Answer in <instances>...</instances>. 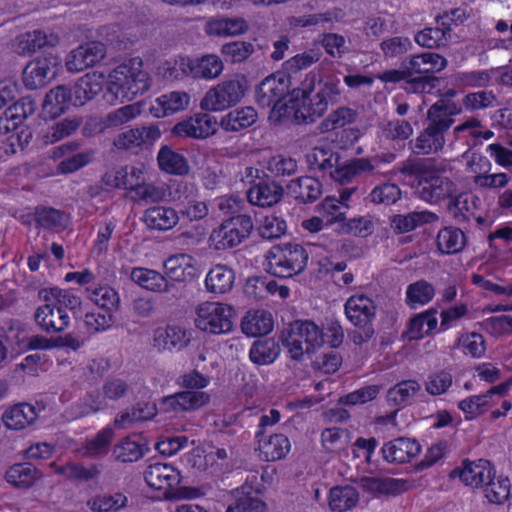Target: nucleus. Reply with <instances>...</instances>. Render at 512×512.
Returning <instances> with one entry per match:
<instances>
[{"mask_svg": "<svg viewBox=\"0 0 512 512\" xmlns=\"http://www.w3.org/2000/svg\"><path fill=\"white\" fill-rule=\"evenodd\" d=\"M142 112V105L140 103H133L120 107L110 112L105 120L106 127H119L135 118Z\"/></svg>", "mask_w": 512, "mask_h": 512, "instance_id": "nucleus-60", "label": "nucleus"}, {"mask_svg": "<svg viewBox=\"0 0 512 512\" xmlns=\"http://www.w3.org/2000/svg\"><path fill=\"white\" fill-rule=\"evenodd\" d=\"M158 409L153 402H138L130 409L117 415L114 420L115 426L128 428L135 423L148 421L157 415Z\"/></svg>", "mask_w": 512, "mask_h": 512, "instance_id": "nucleus-33", "label": "nucleus"}, {"mask_svg": "<svg viewBox=\"0 0 512 512\" xmlns=\"http://www.w3.org/2000/svg\"><path fill=\"white\" fill-rule=\"evenodd\" d=\"M161 137V130L157 125L131 128L119 133L113 141L118 150L149 149Z\"/></svg>", "mask_w": 512, "mask_h": 512, "instance_id": "nucleus-11", "label": "nucleus"}, {"mask_svg": "<svg viewBox=\"0 0 512 512\" xmlns=\"http://www.w3.org/2000/svg\"><path fill=\"white\" fill-rule=\"evenodd\" d=\"M306 160L311 169L331 171L338 163L339 157L331 149L318 146L306 155Z\"/></svg>", "mask_w": 512, "mask_h": 512, "instance_id": "nucleus-54", "label": "nucleus"}, {"mask_svg": "<svg viewBox=\"0 0 512 512\" xmlns=\"http://www.w3.org/2000/svg\"><path fill=\"white\" fill-rule=\"evenodd\" d=\"M364 486L371 492L380 494H398L405 489L406 483L394 478H365Z\"/></svg>", "mask_w": 512, "mask_h": 512, "instance_id": "nucleus-61", "label": "nucleus"}, {"mask_svg": "<svg viewBox=\"0 0 512 512\" xmlns=\"http://www.w3.org/2000/svg\"><path fill=\"white\" fill-rule=\"evenodd\" d=\"M78 144L71 142L55 147L51 152L53 160H60L57 167V174L73 173L92 161L93 153L91 151H83L75 153Z\"/></svg>", "mask_w": 512, "mask_h": 512, "instance_id": "nucleus-14", "label": "nucleus"}, {"mask_svg": "<svg viewBox=\"0 0 512 512\" xmlns=\"http://www.w3.org/2000/svg\"><path fill=\"white\" fill-rule=\"evenodd\" d=\"M282 188L273 182H260L247 192L251 204L266 207L277 203L282 197Z\"/></svg>", "mask_w": 512, "mask_h": 512, "instance_id": "nucleus-38", "label": "nucleus"}, {"mask_svg": "<svg viewBox=\"0 0 512 512\" xmlns=\"http://www.w3.org/2000/svg\"><path fill=\"white\" fill-rule=\"evenodd\" d=\"M320 57L321 52L318 49H309L286 60L283 68L289 73H296L311 67L320 60Z\"/></svg>", "mask_w": 512, "mask_h": 512, "instance_id": "nucleus-62", "label": "nucleus"}, {"mask_svg": "<svg viewBox=\"0 0 512 512\" xmlns=\"http://www.w3.org/2000/svg\"><path fill=\"white\" fill-rule=\"evenodd\" d=\"M248 28L243 18H211L204 27V31L209 36L227 37L236 36L244 33Z\"/></svg>", "mask_w": 512, "mask_h": 512, "instance_id": "nucleus-32", "label": "nucleus"}, {"mask_svg": "<svg viewBox=\"0 0 512 512\" xmlns=\"http://www.w3.org/2000/svg\"><path fill=\"white\" fill-rule=\"evenodd\" d=\"M105 75L92 71L82 76L73 87L74 105H83L102 91Z\"/></svg>", "mask_w": 512, "mask_h": 512, "instance_id": "nucleus-28", "label": "nucleus"}, {"mask_svg": "<svg viewBox=\"0 0 512 512\" xmlns=\"http://www.w3.org/2000/svg\"><path fill=\"white\" fill-rule=\"evenodd\" d=\"M289 188L296 198L302 201H313L317 199L322 192L320 182L310 176L300 177L293 180Z\"/></svg>", "mask_w": 512, "mask_h": 512, "instance_id": "nucleus-50", "label": "nucleus"}, {"mask_svg": "<svg viewBox=\"0 0 512 512\" xmlns=\"http://www.w3.org/2000/svg\"><path fill=\"white\" fill-rule=\"evenodd\" d=\"M290 86L291 80L288 75L283 72L274 73L256 86L255 101L261 107L272 106V111L278 104H288Z\"/></svg>", "mask_w": 512, "mask_h": 512, "instance_id": "nucleus-8", "label": "nucleus"}, {"mask_svg": "<svg viewBox=\"0 0 512 512\" xmlns=\"http://www.w3.org/2000/svg\"><path fill=\"white\" fill-rule=\"evenodd\" d=\"M58 43L59 37L57 34L34 30L17 36L13 48L18 54L27 55L44 47H54Z\"/></svg>", "mask_w": 512, "mask_h": 512, "instance_id": "nucleus-22", "label": "nucleus"}, {"mask_svg": "<svg viewBox=\"0 0 512 512\" xmlns=\"http://www.w3.org/2000/svg\"><path fill=\"white\" fill-rule=\"evenodd\" d=\"M446 66L447 60L443 56L433 52L414 55L405 63V69L410 76L438 73L445 69Z\"/></svg>", "mask_w": 512, "mask_h": 512, "instance_id": "nucleus-26", "label": "nucleus"}, {"mask_svg": "<svg viewBox=\"0 0 512 512\" xmlns=\"http://www.w3.org/2000/svg\"><path fill=\"white\" fill-rule=\"evenodd\" d=\"M234 503L230 504L226 512H266L267 505L259 497V491L247 483L232 492Z\"/></svg>", "mask_w": 512, "mask_h": 512, "instance_id": "nucleus-24", "label": "nucleus"}, {"mask_svg": "<svg viewBox=\"0 0 512 512\" xmlns=\"http://www.w3.org/2000/svg\"><path fill=\"white\" fill-rule=\"evenodd\" d=\"M317 76L309 73L301 88L293 89L288 96V104L276 105L269 114V121L279 123L286 120H295L297 122H313L326 112V104L319 100L314 91Z\"/></svg>", "mask_w": 512, "mask_h": 512, "instance_id": "nucleus-2", "label": "nucleus"}, {"mask_svg": "<svg viewBox=\"0 0 512 512\" xmlns=\"http://www.w3.org/2000/svg\"><path fill=\"white\" fill-rule=\"evenodd\" d=\"M157 161L159 168L168 174L183 176L190 171L187 159L169 146H162L159 149Z\"/></svg>", "mask_w": 512, "mask_h": 512, "instance_id": "nucleus-36", "label": "nucleus"}, {"mask_svg": "<svg viewBox=\"0 0 512 512\" xmlns=\"http://www.w3.org/2000/svg\"><path fill=\"white\" fill-rule=\"evenodd\" d=\"M494 469L488 460L479 459L476 462L464 460L462 467L453 469L449 477L459 478L465 485L471 487H483L488 478L492 476Z\"/></svg>", "mask_w": 512, "mask_h": 512, "instance_id": "nucleus-16", "label": "nucleus"}, {"mask_svg": "<svg viewBox=\"0 0 512 512\" xmlns=\"http://www.w3.org/2000/svg\"><path fill=\"white\" fill-rule=\"evenodd\" d=\"M90 299L100 308L108 313L116 311L120 303L118 292L107 285L99 286L94 289H88Z\"/></svg>", "mask_w": 512, "mask_h": 512, "instance_id": "nucleus-52", "label": "nucleus"}, {"mask_svg": "<svg viewBox=\"0 0 512 512\" xmlns=\"http://www.w3.org/2000/svg\"><path fill=\"white\" fill-rule=\"evenodd\" d=\"M379 157L355 158L343 163H338L330 171V176L340 184L351 182L355 177L373 171L379 164Z\"/></svg>", "mask_w": 512, "mask_h": 512, "instance_id": "nucleus-19", "label": "nucleus"}, {"mask_svg": "<svg viewBox=\"0 0 512 512\" xmlns=\"http://www.w3.org/2000/svg\"><path fill=\"white\" fill-rule=\"evenodd\" d=\"M220 51L227 60L240 63L252 55L254 45L251 42L233 41L222 45Z\"/></svg>", "mask_w": 512, "mask_h": 512, "instance_id": "nucleus-63", "label": "nucleus"}, {"mask_svg": "<svg viewBox=\"0 0 512 512\" xmlns=\"http://www.w3.org/2000/svg\"><path fill=\"white\" fill-rule=\"evenodd\" d=\"M71 104L74 105L73 90L64 85H59L46 94L43 111L50 117L55 118L63 114Z\"/></svg>", "mask_w": 512, "mask_h": 512, "instance_id": "nucleus-30", "label": "nucleus"}, {"mask_svg": "<svg viewBox=\"0 0 512 512\" xmlns=\"http://www.w3.org/2000/svg\"><path fill=\"white\" fill-rule=\"evenodd\" d=\"M375 311L374 302L364 295L352 296L345 304L348 320H369L375 316Z\"/></svg>", "mask_w": 512, "mask_h": 512, "instance_id": "nucleus-47", "label": "nucleus"}, {"mask_svg": "<svg viewBox=\"0 0 512 512\" xmlns=\"http://www.w3.org/2000/svg\"><path fill=\"white\" fill-rule=\"evenodd\" d=\"M260 455L266 461H278L287 456L291 449L288 437L284 434H274L268 440L259 443Z\"/></svg>", "mask_w": 512, "mask_h": 512, "instance_id": "nucleus-44", "label": "nucleus"}, {"mask_svg": "<svg viewBox=\"0 0 512 512\" xmlns=\"http://www.w3.org/2000/svg\"><path fill=\"white\" fill-rule=\"evenodd\" d=\"M454 183L438 172L425 168L419 175L416 194L428 203H437L451 196Z\"/></svg>", "mask_w": 512, "mask_h": 512, "instance_id": "nucleus-10", "label": "nucleus"}, {"mask_svg": "<svg viewBox=\"0 0 512 512\" xmlns=\"http://www.w3.org/2000/svg\"><path fill=\"white\" fill-rule=\"evenodd\" d=\"M199 320H231L239 316L237 309L229 304L217 301H204L195 307Z\"/></svg>", "mask_w": 512, "mask_h": 512, "instance_id": "nucleus-37", "label": "nucleus"}, {"mask_svg": "<svg viewBox=\"0 0 512 512\" xmlns=\"http://www.w3.org/2000/svg\"><path fill=\"white\" fill-rule=\"evenodd\" d=\"M113 437L114 431L111 428L106 427L100 430L95 437L86 441L84 445V455L90 458L106 455Z\"/></svg>", "mask_w": 512, "mask_h": 512, "instance_id": "nucleus-53", "label": "nucleus"}, {"mask_svg": "<svg viewBox=\"0 0 512 512\" xmlns=\"http://www.w3.org/2000/svg\"><path fill=\"white\" fill-rule=\"evenodd\" d=\"M258 120V113L252 106L235 108L223 115L218 127L225 132H240L251 127Z\"/></svg>", "mask_w": 512, "mask_h": 512, "instance_id": "nucleus-27", "label": "nucleus"}, {"mask_svg": "<svg viewBox=\"0 0 512 512\" xmlns=\"http://www.w3.org/2000/svg\"><path fill=\"white\" fill-rule=\"evenodd\" d=\"M105 322H81L77 328L63 336L52 337V345L58 348H70L74 351L83 346L90 336L99 331L108 329L109 325H104Z\"/></svg>", "mask_w": 512, "mask_h": 512, "instance_id": "nucleus-21", "label": "nucleus"}, {"mask_svg": "<svg viewBox=\"0 0 512 512\" xmlns=\"http://www.w3.org/2000/svg\"><path fill=\"white\" fill-rule=\"evenodd\" d=\"M41 472L31 463H17L6 472V480L17 488H29L41 477Z\"/></svg>", "mask_w": 512, "mask_h": 512, "instance_id": "nucleus-43", "label": "nucleus"}, {"mask_svg": "<svg viewBox=\"0 0 512 512\" xmlns=\"http://www.w3.org/2000/svg\"><path fill=\"white\" fill-rule=\"evenodd\" d=\"M437 110L438 106H431L428 110L430 124L415 141V150L417 153H435L441 150L445 144L444 133L451 127L454 120L437 118Z\"/></svg>", "mask_w": 512, "mask_h": 512, "instance_id": "nucleus-9", "label": "nucleus"}, {"mask_svg": "<svg viewBox=\"0 0 512 512\" xmlns=\"http://www.w3.org/2000/svg\"><path fill=\"white\" fill-rule=\"evenodd\" d=\"M494 478L495 472L492 473V476L488 478L482 488L486 498L491 503L500 504L508 499L511 485L508 478H498L496 481Z\"/></svg>", "mask_w": 512, "mask_h": 512, "instance_id": "nucleus-57", "label": "nucleus"}, {"mask_svg": "<svg viewBox=\"0 0 512 512\" xmlns=\"http://www.w3.org/2000/svg\"><path fill=\"white\" fill-rule=\"evenodd\" d=\"M280 352V346L273 338L258 339L250 348L249 358L256 365H269L279 357Z\"/></svg>", "mask_w": 512, "mask_h": 512, "instance_id": "nucleus-40", "label": "nucleus"}, {"mask_svg": "<svg viewBox=\"0 0 512 512\" xmlns=\"http://www.w3.org/2000/svg\"><path fill=\"white\" fill-rule=\"evenodd\" d=\"M192 58L189 56H176L163 62L157 68V75L164 81L173 82L186 77L193 78Z\"/></svg>", "mask_w": 512, "mask_h": 512, "instance_id": "nucleus-29", "label": "nucleus"}, {"mask_svg": "<svg viewBox=\"0 0 512 512\" xmlns=\"http://www.w3.org/2000/svg\"><path fill=\"white\" fill-rule=\"evenodd\" d=\"M61 59L58 55L47 54L31 60L23 69L22 82L29 90L42 88L58 74Z\"/></svg>", "mask_w": 512, "mask_h": 512, "instance_id": "nucleus-7", "label": "nucleus"}, {"mask_svg": "<svg viewBox=\"0 0 512 512\" xmlns=\"http://www.w3.org/2000/svg\"><path fill=\"white\" fill-rule=\"evenodd\" d=\"M381 451L387 462L402 464L416 457L421 451V445L416 439L398 437L385 443Z\"/></svg>", "mask_w": 512, "mask_h": 512, "instance_id": "nucleus-20", "label": "nucleus"}, {"mask_svg": "<svg viewBox=\"0 0 512 512\" xmlns=\"http://www.w3.org/2000/svg\"><path fill=\"white\" fill-rule=\"evenodd\" d=\"M235 280L232 269L226 265L218 264L211 268L206 275L205 284L209 291L214 293H225L229 291Z\"/></svg>", "mask_w": 512, "mask_h": 512, "instance_id": "nucleus-45", "label": "nucleus"}, {"mask_svg": "<svg viewBox=\"0 0 512 512\" xmlns=\"http://www.w3.org/2000/svg\"><path fill=\"white\" fill-rule=\"evenodd\" d=\"M308 256L299 244L272 247L266 256V269L276 277H291L306 266Z\"/></svg>", "mask_w": 512, "mask_h": 512, "instance_id": "nucleus-5", "label": "nucleus"}, {"mask_svg": "<svg viewBox=\"0 0 512 512\" xmlns=\"http://www.w3.org/2000/svg\"><path fill=\"white\" fill-rule=\"evenodd\" d=\"M151 86V79L143 69V60L132 57L115 66L106 80L107 97L111 102L132 101L145 93Z\"/></svg>", "mask_w": 512, "mask_h": 512, "instance_id": "nucleus-3", "label": "nucleus"}, {"mask_svg": "<svg viewBox=\"0 0 512 512\" xmlns=\"http://www.w3.org/2000/svg\"><path fill=\"white\" fill-rule=\"evenodd\" d=\"M145 224L154 230L168 231L179 222L178 212L167 206H153L148 208L143 216Z\"/></svg>", "mask_w": 512, "mask_h": 512, "instance_id": "nucleus-31", "label": "nucleus"}, {"mask_svg": "<svg viewBox=\"0 0 512 512\" xmlns=\"http://www.w3.org/2000/svg\"><path fill=\"white\" fill-rule=\"evenodd\" d=\"M449 212L458 219H467L474 214L476 198L470 193H460L456 196H449Z\"/></svg>", "mask_w": 512, "mask_h": 512, "instance_id": "nucleus-56", "label": "nucleus"}, {"mask_svg": "<svg viewBox=\"0 0 512 512\" xmlns=\"http://www.w3.org/2000/svg\"><path fill=\"white\" fill-rule=\"evenodd\" d=\"M421 389L416 380H403L387 392V401L390 405L398 406L410 400Z\"/></svg>", "mask_w": 512, "mask_h": 512, "instance_id": "nucleus-55", "label": "nucleus"}, {"mask_svg": "<svg viewBox=\"0 0 512 512\" xmlns=\"http://www.w3.org/2000/svg\"><path fill=\"white\" fill-rule=\"evenodd\" d=\"M253 229L252 219L238 215L223 221L209 236L210 246L215 250H226L241 244Z\"/></svg>", "mask_w": 512, "mask_h": 512, "instance_id": "nucleus-6", "label": "nucleus"}, {"mask_svg": "<svg viewBox=\"0 0 512 512\" xmlns=\"http://www.w3.org/2000/svg\"><path fill=\"white\" fill-rule=\"evenodd\" d=\"M146 483L155 490L165 492L178 490L181 483L180 472L165 463H155L148 466L144 473Z\"/></svg>", "mask_w": 512, "mask_h": 512, "instance_id": "nucleus-18", "label": "nucleus"}, {"mask_svg": "<svg viewBox=\"0 0 512 512\" xmlns=\"http://www.w3.org/2000/svg\"><path fill=\"white\" fill-rule=\"evenodd\" d=\"M127 498L121 493L110 496H97L88 501L87 505L93 512L117 511L126 505Z\"/></svg>", "mask_w": 512, "mask_h": 512, "instance_id": "nucleus-64", "label": "nucleus"}, {"mask_svg": "<svg viewBox=\"0 0 512 512\" xmlns=\"http://www.w3.org/2000/svg\"><path fill=\"white\" fill-rule=\"evenodd\" d=\"M316 212L325 221L326 224L342 223L345 218V210L341 203L334 196H327L317 207Z\"/></svg>", "mask_w": 512, "mask_h": 512, "instance_id": "nucleus-59", "label": "nucleus"}, {"mask_svg": "<svg viewBox=\"0 0 512 512\" xmlns=\"http://www.w3.org/2000/svg\"><path fill=\"white\" fill-rule=\"evenodd\" d=\"M191 104V95L182 90H174L158 96L150 106L155 118H165L186 111Z\"/></svg>", "mask_w": 512, "mask_h": 512, "instance_id": "nucleus-15", "label": "nucleus"}, {"mask_svg": "<svg viewBox=\"0 0 512 512\" xmlns=\"http://www.w3.org/2000/svg\"><path fill=\"white\" fill-rule=\"evenodd\" d=\"M193 78L213 80L219 77L224 64L219 56L215 54H206L199 58H192Z\"/></svg>", "mask_w": 512, "mask_h": 512, "instance_id": "nucleus-41", "label": "nucleus"}, {"mask_svg": "<svg viewBox=\"0 0 512 512\" xmlns=\"http://www.w3.org/2000/svg\"><path fill=\"white\" fill-rule=\"evenodd\" d=\"M148 451L149 447L146 443L137 439L136 435H131L123 438L114 446L113 456L122 463L136 462Z\"/></svg>", "mask_w": 512, "mask_h": 512, "instance_id": "nucleus-34", "label": "nucleus"}, {"mask_svg": "<svg viewBox=\"0 0 512 512\" xmlns=\"http://www.w3.org/2000/svg\"><path fill=\"white\" fill-rule=\"evenodd\" d=\"M190 337L187 331L179 325H167L154 331L153 346L159 351L180 350L188 345Z\"/></svg>", "mask_w": 512, "mask_h": 512, "instance_id": "nucleus-25", "label": "nucleus"}, {"mask_svg": "<svg viewBox=\"0 0 512 512\" xmlns=\"http://www.w3.org/2000/svg\"><path fill=\"white\" fill-rule=\"evenodd\" d=\"M466 244L462 230L454 227H445L437 235V247L444 254L460 252Z\"/></svg>", "mask_w": 512, "mask_h": 512, "instance_id": "nucleus-48", "label": "nucleus"}, {"mask_svg": "<svg viewBox=\"0 0 512 512\" xmlns=\"http://www.w3.org/2000/svg\"><path fill=\"white\" fill-rule=\"evenodd\" d=\"M434 295V286L425 280H419L407 287L406 302L411 308H417L430 302Z\"/></svg>", "mask_w": 512, "mask_h": 512, "instance_id": "nucleus-51", "label": "nucleus"}, {"mask_svg": "<svg viewBox=\"0 0 512 512\" xmlns=\"http://www.w3.org/2000/svg\"><path fill=\"white\" fill-rule=\"evenodd\" d=\"M41 300L56 302V312L59 320L80 318L81 300L79 297L59 288H46L39 291Z\"/></svg>", "mask_w": 512, "mask_h": 512, "instance_id": "nucleus-17", "label": "nucleus"}, {"mask_svg": "<svg viewBox=\"0 0 512 512\" xmlns=\"http://www.w3.org/2000/svg\"><path fill=\"white\" fill-rule=\"evenodd\" d=\"M249 86L246 76L233 75L211 87L203 96L200 107L209 112L225 111L242 101Z\"/></svg>", "mask_w": 512, "mask_h": 512, "instance_id": "nucleus-4", "label": "nucleus"}, {"mask_svg": "<svg viewBox=\"0 0 512 512\" xmlns=\"http://www.w3.org/2000/svg\"><path fill=\"white\" fill-rule=\"evenodd\" d=\"M437 220L438 216L431 211H413L406 215H395L392 218V227L400 233H406L418 226L434 223Z\"/></svg>", "mask_w": 512, "mask_h": 512, "instance_id": "nucleus-42", "label": "nucleus"}, {"mask_svg": "<svg viewBox=\"0 0 512 512\" xmlns=\"http://www.w3.org/2000/svg\"><path fill=\"white\" fill-rule=\"evenodd\" d=\"M56 472L70 481L79 483L96 481L101 474V470L96 464L85 467L83 464L75 462H69L59 467Z\"/></svg>", "mask_w": 512, "mask_h": 512, "instance_id": "nucleus-46", "label": "nucleus"}, {"mask_svg": "<svg viewBox=\"0 0 512 512\" xmlns=\"http://www.w3.org/2000/svg\"><path fill=\"white\" fill-rule=\"evenodd\" d=\"M79 127L75 119H64L43 131L41 138L44 144H53L73 134Z\"/></svg>", "mask_w": 512, "mask_h": 512, "instance_id": "nucleus-58", "label": "nucleus"}, {"mask_svg": "<svg viewBox=\"0 0 512 512\" xmlns=\"http://www.w3.org/2000/svg\"><path fill=\"white\" fill-rule=\"evenodd\" d=\"M106 48L100 42H88L71 50L65 58V67L69 72H80L101 61Z\"/></svg>", "mask_w": 512, "mask_h": 512, "instance_id": "nucleus-13", "label": "nucleus"}, {"mask_svg": "<svg viewBox=\"0 0 512 512\" xmlns=\"http://www.w3.org/2000/svg\"><path fill=\"white\" fill-rule=\"evenodd\" d=\"M164 273L173 281L184 282L197 274L196 260L186 253L171 255L163 263Z\"/></svg>", "mask_w": 512, "mask_h": 512, "instance_id": "nucleus-23", "label": "nucleus"}, {"mask_svg": "<svg viewBox=\"0 0 512 512\" xmlns=\"http://www.w3.org/2000/svg\"><path fill=\"white\" fill-rule=\"evenodd\" d=\"M218 122L215 117L197 113L178 122L171 130L173 136L193 139H205L216 133Z\"/></svg>", "mask_w": 512, "mask_h": 512, "instance_id": "nucleus-12", "label": "nucleus"}, {"mask_svg": "<svg viewBox=\"0 0 512 512\" xmlns=\"http://www.w3.org/2000/svg\"><path fill=\"white\" fill-rule=\"evenodd\" d=\"M130 278L140 287L152 292L170 290V284L167 282L166 278L152 269L143 267L133 268L130 273Z\"/></svg>", "mask_w": 512, "mask_h": 512, "instance_id": "nucleus-39", "label": "nucleus"}, {"mask_svg": "<svg viewBox=\"0 0 512 512\" xmlns=\"http://www.w3.org/2000/svg\"><path fill=\"white\" fill-rule=\"evenodd\" d=\"M358 496L357 490L352 486L333 487L329 494V506L333 511H346L357 504Z\"/></svg>", "mask_w": 512, "mask_h": 512, "instance_id": "nucleus-49", "label": "nucleus"}, {"mask_svg": "<svg viewBox=\"0 0 512 512\" xmlns=\"http://www.w3.org/2000/svg\"><path fill=\"white\" fill-rule=\"evenodd\" d=\"M332 339L316 324V322H289L281 332L280 340L287 349L289 358L295 362H303L310 358L324 343L328 342L332 347L342 342V334H338L335 328H331Z\"/></svg>", "mask_w": 512, "mask_h": 512, "instance_id": "nucleus-1", "label": "nucleus"}, {"mask_svg": "<svg viewBox=\"0 0 512 512\" xmlns=\"http://www.w3.org/2000/svg\"><path fill=\"white\" fill-rule=\"evenodd\" d=\"M37 419L36 409L28 403H21L6 410L2 416L5 426L11 430H21Z\"/></svg>", "mask_w": 512, "mask_h": 512, "instance_id": "nucleus-35", "label": "nucleus"}]
</instances>
